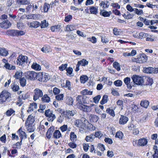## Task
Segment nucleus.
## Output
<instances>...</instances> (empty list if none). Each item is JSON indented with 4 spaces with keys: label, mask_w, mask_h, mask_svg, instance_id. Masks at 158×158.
I'll use <instances>...</instances> for the list:
<instances>
[{
    "label": "nucleus",
    "mask_w": 158,
    "mask_h": 158,
    "mask_svg": "<svg viewBox=\"0 0 158 158\" xmlns=\"http://www.w3.org/2000/svg\"><path fill=\"white\" fill-rule=\"evenodd\" d=\"M35 121V116L32 114L29 115L27 118L25 123L26 129L29 132L34 131L35 129L34 124Z\"/></svg>",
    "instance_id": "obj_1"
},
{
    "label": "nucleus",
    "mask_w": 158,
    "mask_h": 158,
    "mask_svg": "<svg viewBox=\"0 0 158 158\" xmlns=\"http://www.w3.org/2000/svg\"><path fill=\"white\" fill-rule=\"evenodd\" d=\"M88 121L85 118H83L82 120L77 119L75 121L74 124L76 126L79 128L80 131H83L86 128V124Z\"/></svg>",
    "instance_id": "obj_2"
},
{
    "label": "nucleus",
    "mask_w": 158,
    "mask_h": 158,
    "mask_svg": "<svg viewBox=\"0 0 158 158\" xmlns=\"http://www.w3.org/2000/svg\"><path fill=\"white\" fill-rule=\"evenodd\" d=\"M27 57L21 55L19 56L16 60L17 65L23 67L27 64Z\"/></svg>",
    "instance_id": "obj_3"
},
{
    "label": "nucleus",
    "mask_w": 158,
    "mask_h": 158,
    "mask_svg": "<svg viewBox=\"0 0 158 158\" xmlns=\"http://www.w3.org/2000/svg\"><path fill=\"white\" fill-rule=\"evenodd\" d=\"M131 108L132 112L134 113L141 114L143 112V108L139 106L138 104L136 105L134 103V102L131 104Z\"/></svg>",
    "instance_id": "obj_4"
},
{
    "label": "nucleus",
    "mask_w": 158,
    "mask_h": 158,
    "mask_svg": "<svg viewBox=\"0 0 158 158\" xmlns=\"http://www.w3.org/2000/svg\"><path fill=\"white\" fill-rule=\"evenodd\" d=\"M38 73L34 71H27L25 73V77L31 80H37Z\"/></svg>",
    "instance_id": "obj_5"
},
{
    "label": "nucleus",
    "mask_w": 158,
    "mask_h": 158,
    "mask_svg": "<svg viewBox=\"0 0 158 158\" xmlns=\"http://www.w3.org/2000/svg\"><path fill=\"white\" fill-rule=\"evenodd\" d=\"M44 115L47 117V119L49 122H52L56 118L55 115L53 114L52 111L49 109L45 111Z\"/></svg>",
    "instance_id": "obj_6"
},
{
    "label": "nucleus",
    "mask_w": 158,
    "mask_h": 158,
    "mask_svg": "<svg viewBox=\"0 0 158 158\" xmlns=\"http://www.w3.org/2000/svg\"><path fill=\"white\" fill-rule=\"evenodd\" d=\"M132 79L134 83L136 85H142L144 82L143 77L138 75H134L132 77Z\"/></svg>",
    "instance_id": "obj_7"
},
{
    "label": "nucleus",
    "mask_w": 158,
    "mask_h": 158,
    "mask_svg": "<svg viewBox=\"0 0 158 158\" xmlns=\"http://www.w3.org/2000/svg\"><path fill=\"white\" fill-rule=\"evenodd\" d=\"M94 104H90V106H87L82 104H81L78 106V108L81 110L85 112H89L91 111V107L94 106Z\"/></svg>",
    "instance_id": "obj_8"
},
{
    "label": "nucleus",
    "mask_w": 158,
    "mask_h": 158,
    "mask_svg": "<svg viewBox=\"0 0 158 158\" xmlns=\"http://www.w3.org/2000/svg\"><path fill=\"white\" fill-rule=\"evenodd\" d=\"M34 94L33 99H39L43 96V93L42 90L38 88L35 89L34 91Z\"/></svg>",
    "instance_id": "obj_9"
},
{
    "label": "nucleus",
    "mask_w": 158,
    "mask_h": 158,
    "mask_svg": "<svg viewBox=\"0 0 158 158\" xmlns=\"http://www.w3.org/2000/svg\"><path fill=\"white\" fill-rule=\"evenodd\" d=\"M129 120V118L126 116L121 115L119 118V123L120 125H123L127 123Z\"/></svg>",
    "instance_id": "obj_10"
},
{
    "label": "nucleus",
    "mask_w": 158,
    "mask_h": 158,
    "mask_svg": "<svg viewBox=\"0 0 158 158\" xmlns=\"http://www.w3.org/2000/svg\"><path fill=\"white\" fill-rule=\"evenodd\" d=\"M147 56L145 55H141L135 59V61L137 63H143L146 62L147 60Z\"/></svg>",
    "instance_id": "obj_11"
},
{
    "label": "nucleus",
    "mask_w": 158,
    "mask_h": 158,
    "mask_svg": "<svg viewBox=\"0 0 158 158\" xmlns=\"http://www.w3.org/2000/svg\"><path fill=\"white\" fill-rule=\"evenodd\" d=\"M11 25V23L7 19L0 23V27L4 29H6L9 28Z\"/></svg>",
    "instance_id": "obj_12"
},
{
    "label": "nucleus",
    "mask_w": 158,
    "mask_h": 158,
    "mask_svg": "<svg viewBox=\"0 0 158 158\" xmlns=\"http://www.w3.org/2000/svg\"><path fill=\"white\" fill-rule=\"evenodd\" d=\"M54 130V127L53 126H51L48 129L46 133V137L48 139H50Z\"/></svg>",
    "instance_id": "obj_13"
},
{
    "label": "nucleus",
    "mask_w": 158,
    "mask_h": 158,
    "mask_svg": "<svg viewBox=\"0 0 158 158\" xmlns=\"http://www.w3.org/2000/svg\"><path fill=\"white\" fill-rule=\"evenodd\" d=\"M17 133L19 135L21 140L22 141L23 138L26 139L27 138V135L26 133L22 130V127H20L17 131Z\"/></svg>",
    "instance_id": "obj_14"
},
{
    "label": "nucleus",
    "mask_w": 158,
    "mask_h": 158,
    "mask_svg": "<svg viewBox=\"0 0 158 158\" xmlns=\"http://www.w3.org/2000/svg\"><path fill=\"white\" fill-rule=\"evenodd\" d=\"M74 114L72 111L66 110L63 111L61 113V115L64 116L65 118H69L71 116L74 115Z\"/></svg>",
    "instance_id": "obj_15"
},
{
    "label": "nucleus",
    "mask_w": 158,
    "mask_h": 158,
    "mask_svg": "<svg viewBox=\"0 0 158 158\" xmlns=\"http://www.w3.org/2000/svg\"><path fill=\"white\" fill-rule=\"evenodd\" d=\"M11 94L9 92L6 90L2 91L0 94V98H4L5 99H8L11 98Z\"/></svg>",
    "instance_id": "obj_16"
},
{
    "label": "nucleus",
    "mask_w": 158,
    "mask_h": 158,
    "mask_svg": "<svg viewBox=\"0 0 158 158\" xmlns=\"http://www.w3.org/2000/svg\"><path fill=\"white\" fill-rule=\"evenodd\" d=\"M138 140L139 146H144L147 144L148 142L147 139L144 138H140Z\"/></svg>",
    "instance_id": "obj_17"
},
{
    "label": "nucleus",
    "mask_w": 158,
    "mask_h": 158,
    "mask_svg": "<svg viewBox=\"0 0 158 158\" xmlns=\"http://www.w3.org/2000/svg\"><path fill=\"white\" fill-rule=\"evenodd\" d=\"M27 25L30 27L37 28L40 26V24L38 22L35 21L28 23Z\"/></svg>",
    "instance_id": "obj_18"
},
{
    "label": "nucleus",
    "mask_w": 158,
    "mask_h": 158,
    "mask_svg": "<svg viewBox=\"0 0 158 158\" xmlns=\"http://www.w3.org/2000/svg\"><path fill=\"white\" fill-rule=\"evenodd\" d=\"M17 4L19 5H27L29 4L30 2V0H15Z\"/></svg>",
    "instance_id": "obj_19"
},
{
    "label": "nucleus",
    "mask_w": 158,
    "mask_h": 158,
    "mask_svg": "<svg viewBox=\"0 0 158 158\" xmlns=\"http://www.w3.org/2000/svg\"><path fill=\"white\" fill-rule=\"evenodd\" d=\"M95 137L94 136V134H91L89 135H87L85 138V140L88 142H92L94 141Z\"/></svg>",
    "instance_id": "obj_20"
},
{
    "label": "nucleus",
    "mask_w": 158,
    "mask_h": 158,
    "mask_svg": "<svg viewBox=\"0 0 158 158\" xmlns=\"http://www.w3.org/2000/svg\"><path fill=\"white\" fill-rule=\"evenodd\" d=\"M143 72L145 73L148 74L155 73L154 68L151 67H145L143 69Z\"/></svg>",
    "instance_id": "obj_21"
},
{
    "label": "nucleus",
    "mask_w": 158,
    "mask_h": 158,
    "mask_svg": "<svg viewBox=\"0 0 158 158\" xmlns=\"http://www.w3.org/2000/svg\"><path fill=\"white\" fill-rule=\"evenodd\" d=\"M91 14L96 15L98 12V9L97 6H92L89 8Z\"/></svg>",
    "instance_id": "obj_22"
},
{
    "label": "nucleus",
    "mask_w": 158,
    "mask_h": 158,
    "mask_svg": "<svg viewBox=\"0 0 158 158\" xmlns=\"http://www.w3.org/2000/svg\"><path fill=\"white\" fill-rule=\"evenodd\" d=\"M99 118L96 115L90 114L89 116V120L91 123L96 122L98 120Z\"/></svg>",
    "instance_id": "obj_23"
},
{
    "label": "nucleus",
    "mask_w": 158,
    "mask_h": 158,
    "mask_svg": "<svg viewBox=\"0 0 158 158\" xmlns=\"http://www.w3.org/2000/svg\"><path fill=\"white\" fill-rule=\"evenodd\" d=\"M125 83L128 89H130L131 88L132 86L130 83L131 79L130 78L127 77L125 78L123 80Z\"/></svg>",
    "instance_id": "obj_24"
},
{
    "label": "nucleus",
    "mask_w": 158,
    "mask_h": 158,
    "mask_svg": "<svg viewBox=\"0 0 158 158\" xmlns=\"http://www.w3.org/2000/svg\"><path fill=\"white\" fill-rule=\"evenodd\" d=\"M37 108V104L35 102H32L30 103V106L29 107V109L27 110V112H29V111H33L35 109Z\"/></svg>",
    "instance_id": "obj_25"
},
{
    "label": "nucleus",
    "mask_w": 158,
    "mask_h": 158,
    "mask_svg": "<svg viewBox=\"0 0 158 158\" xmlns=\"http://www.w3.org/2000/svg\"><path fill=\"white\" fill-rule=\"evenodd\" d=\"M111 14V12L110 11L108 12L104 10H101L100 13V15L104 17H109Z\"/></svg>",
    "instance_id": "obj_26"
},
{
    "label": "nucleus",
    "mask_w": 158,
    "mask_h": 158,
    "mask_svg": "<svg viewBox=\"0 0 158 158\" xmlns=\"http://www.w3.org/2000/svg\"><path fill=\"white\" fill-rule=\"evenodd\" d=\"M53 137L56 139H58L61 136V134L59 130H56L53 134Z\"/></svg>",
    "instance_id": "obj_27"
},
{
    "label": "nucleus",
    "mask_w": 158,
    "mask_h": 158,
    "mask_svg": "<svg viewBox=\"0 0 158 158\" xmlns=\"http://www.w3.org/2000/svg\"><path fill=\"white\" fill-rule=\"evenodd\" d=\"M31 68L36 71H40L41 69L40 66L36 62H34L31 66Z\"/></svg>",
    "instance_id": "obj_28"
},
{
    "label": "nucleus",
    "mask_w": 158,
    "mask_h": 158,
    "mask_svg": "<svg viewBox=\"0 0 158 158\" xmlns=\"http://www.w3.org/2000/svg\"><path fill=\"white\" fill-rule=\"evenodd\" d=\"M149 104V102L147 100H145L141 101L140 103V105L144 108H147L148 107Z\"/></svg>",
    "instance_id": "obj_29"
},
{
    "label": "nucleus",
    "mask_w": 158,
    "mask_h": 158,
    "mask_svg": "<svg viewBox=\"0 0 158 158\" xmlns=\"http://www.w3.org/2000/svg\"><path fill=\"white\" fill-rule=\"evenodd\" d=\"M77 136L74 132L72 131L70 133V139L72 142H75L77 140Z\"/></svg>",
    "instance_id": "obj_30"
},
{
    "label": "nucleus",
    "mask_w": 158,
    "mask_h": 158,
    "mask_svg": "<svg viewBox=\"0 0 158 158\" xmlns=\"http://www.w3.org/2000/svg\"><path fill=\"white\" fill-rule=\"evenodd\" d=\"M44 73H38L37 76V80L39 81H40L44 82Z\"/></svg>",
    "instance_id": "obj_31"
},
{
    "label": "nucleus",
    "mask_w": 158,
    "mask_h": 158,
    "mask_svg": "<svg viewBox=\"0 0 158 158\" xmlns=\"http://www.w3.org/2000/svg\"><path fill=\"white\" fill-rule=\"evenodd\" d=\"M15 111L12 108H10L7 110L6 112V114L7 116H10L12 114H15Z\"/></svg>",
    "instance_id": "obj_32"
},
{
    "label": "nucleus",
    "mask_w": 158,
    "mask_h": 158,
    "mask_svg": "<svg viewBox=\"0 0 158 158\" xmlns=\"http://www.w3.org/2000/svg\"><path fill=\"white\" fill-rule=\"evenodd\" d=\"M8 54V51L4 48H0V55L3 56H6Z\"/></svg>",
    "instance_id": "obj_33"
},
{
    "label": "nucleus",
    "mask_w": 158,
    "mask_h": 158,
    "mask_svg": "<svg viewBox=\"0 0 158 158\" xmlns=\"http://www.w3.org/2000/svg\"><path fill=\"white\" fill-rule=\"evenodd\" d=\"M86 127L87 129L91 131H94L95 130V127L92 124L89 123L88 121V123L86 124Z\"/></svg>",
    "instance_id": "obj_34"
},
{
    "label": "nucleus",
    "mask_w": 158,
    "mask_h": 158,
    "mask_svg": "<svg viewBox=\"0 0 158 158\" xmlns=\"http://www.w3.org/2000/svg\"><path fill=\"white\" fill-rule=\"evenodd\" d=\"M88 77L85 75H83L81 76L80 77V82L81 83H85L88 81Z\"/></svg>",
    "instance_id": "obj_35"
},
{
    "label": "nucleus",
    "mask_w": 158,
    "mask_h": 158,
    "mask_svg": "<svg viewBox=\"0 0 158 158\" xmlns=\"http://www.w3.org/2000/svg\"><path fill=\"white\" fill-rule=\"evenodd\" d=\"M18 30H10L8 31V34L11 36H18Z\"/></svg>",
    "instance_id": "obj_36"
},
{
    "label": "nucleus",
    "mask_w": 158,
    "mask_h": 158,
    "mask_svg": "<svg viewBox=\"0 0 158 158\" xmlns=\"http://www.w3.org/2000/svg\"><path fill=\"white\" fill-rule=\"evenodd\" d=\"M106 112L109 114L111 116L114 117L115 116L114 111L113 109H111L110 108H108L106 110Z\"/></svg>",
    "instance_id": "obj_37"
},
{
    "label": "nucleus",
    "mask_w": 158,
    "mask_h": 158,
    "mask_svg": "<svg viewBox=\"0 0 158 158\" xmlns=\"http://www.w3.org/2000/svg\"><path fill=\"white\" fill-rule=\"evenodd\" d=\"M113 66L118 71H119L121 70V68L119 64L117 62H114L113 64Z\"/></svg>",
    "instance_id": "obj_38"
},
{
    "label": "nucleus",
    "mask_w": 158,
    "mask_h": 158,
    "mask_svg": "<svg viewBox=\"0 0 158 158\" xmlns=\"http://www.w3.org/2000/svg\"><path fill=\"white\" fill-rule=\"evenodd\" d=\"M60 29V25H57L52 26L51 27V30L52 31H56Z\"/></svg>",
    "instance_id": "obj_39"
},
{
    "label": "nucleus",
    "mask_w": 158,
    "mask_h": 158,
    "mask_svg": "<svg viewBox=\"0 0 158 158\" xmlns=\"http://www.w3.org/2000/svg\"><path fill=\"white\" fill-rule=\"evenodd\" d=\"M50 5L46 2L44 3L43 6V10L44 12H48L49 9L50 8Z\"/></svg>",
    "instance_id": "obj_40"
},
{
    "label": "nucleus",
    "mask_w": 158,
    "mask_h": 158,
    "mask_svg": "<svg viewBox=\"0 0 158 158\" xmlns=\"http://www.w3.org/2000/svg\"><path fill=\"white\" fill-rule=\"evenodd\" d=\"M22 76V72L19 71H17L15 73L14 77L16 79H20Z\"/></svg>",
    "instance_id": "obj_41"
},
{
    "label": "nucleus",
    "mask_w": 158,
    "mask_h": 158,
    "mask_svg": "<svg viewBox=\"0 0 158 158\" xmlns=\"http://www.w3.org/2000/svg\"><path fill=\"white\" fill-rule=\"evenodd\" d=\"M7 152H8V155L11 157H14L15 156H13V155L18 153V151L16 149H13L11 150V154H10V152L9 150H7Z\"/></svg>",
    "instance_id": "obj_42"
},
{
    "label": "nucleus",
    "mask_w": 158,
    "mask_h": 158,
    "mask_svg": "<svg viewBox=\"0 0 158 158\" xmlns=\"http://www.w3.org/2000/svg\"><path fill=\"white\" fill-rule=\"evenodd\" d=\"M4 67H5L6 69L9 70H14L15 69V66L11 65V67L10 65L8 63L5 64Z\"/></svg>",
    "instance_id": "obj_43"
},
{
    "label": "nucleus",
    "mask_w": 158,
    "mask_h": 158,
    "mask_svg": "<svg viewBox=\"0 0 158 158\" xmlns=\"http://www.w3.org/2000/svg\"><path fill=\"white\" fill-rule=\"evenodd\" d=\"M88 62L85 59H82L78 62V64L83 66H85L88 64Z\"/></svg>",
    "instance_id": "obj_44"
},
{
    "label": "nucleus",
    "mask_w": 158,
    "mask_h": 158,
    "mask_svg": "<svg viewBox=\"0 0 158 158\" xmlns=\"http://www.w3.org/2000/svg\"><path fill=\"white\" fill-rule=\"evenodd\" d=\"M38 15L36 14H31L27 16L28 19H36L38 18Z\"/></svg>",
    "instance_id": "obj_45"
},
{
    "label": "nucleus",
    "mask_w": 158,
    "mask_h": 158,
    "mask_svg": "<svg viewBox=\"0 0 158 158\" xmlns=\"http://www.w3.org/2000/svg\"><path fill=\"white\" fill-rule=\"evenodd\" d=\"M102 136V134L101 131H97L95 132L94 136L95 138H97L100 139Z\"/></svg>",
    "instance_id": "obj_46"
},
{
    "label": "nucleus",
    "mask_w": 158,
    "mask_h": 158,
    "mask_svg": "<svg viewBox=\"0 0 158 158\" xmlns=\"http://www.w3.org/2000/svg\"><path fill=\"white\" fill-rule=\"evenodd\" d=\"M123 134L122 132L120 131L117 132L116 134L115 137L118 138L120 139H122Z\"/></svg>",
    "instance_id": "obj_47"
},
{
    "label": "nucleus",
    "mask_w": 158,
    "mask_h": 158,
    "mask_svg": "<svg viewBox=\"0 0 158 158\" xmlns=\"http://www.w3.org/2000/svg\"><path fill=\"white\" fill-rule=\"evenodd\" d=\"M66 71H67V75L70 77L73 76V75H72L73 69L72 68H68V69H66Z\"/></svg>",
    "instance_id": "obj_48"
},
{
    "label": "nucleus",
    "mask_w": 158,
    "mask_h": 158,
    "mask_svg": "<svg viewBox=\"0 0 158 158\" xmlns=\"http://www.w3.org/2000/svg\"><path fill=\"white\" fill-rule=\"evenodd\" d=\"M123 82L119 80H118L115 81L114 82V84L116 86L120 87L122 85Z\"/></svg>",
    "instance_id": "obj_49"
},
{
    "label": "nucleus",
    "mask_w": 158,
    "mask_h": 158,
    "mask_svg": "<svg viewBox=\"0 0 158 158\" xmlns=\"http://www.w3.org/2000/svg\"><path fill=\"white\" fill-rule=\"evenodd\" d=\"M39 131H40V134H44L45 131V128L44 125L40 124L39 129Z\"/></svg>",
    "instance_id": "obj_50"
},
{
    "label": "nucleus",
    "mask_w": 158,
    "mask_h": 158,
    "mask_svg": "<svg viewBox=\"0 0 158 158\" xmlns=\"http://www.w3.org/2000/svg\"><path fill=\"white\" fill-rule=\"evenodd\" d=\"M148 36V34L144 32H140L139 33V38L140 39H142L144 38H146Z\"/></svg>",
    "instance_id": "obj_51"
},
{
    "label": "nucleus",
    "mask_w": 158,
    "mask_h": 158,
    "mask_svg": "<svg viewBox=\"0 0 158 158\" xmlns=\"http://www.w3.org/2000/svg\"><path fill=\"white\" fill-rule=\"evenodd\" d=\"M20 85L23 87L26 85V80L24 77L21 78L20 80Z\"/></svg>",
    "instance_id": "obj_52"
},
{
    "label": "nucleus",
    "mask_w": 158,
    "mask_h": 158,
    "mask_svg": "<svg viewBox=\"0 0 158 158\" xmlns=\"http://www.w3.org/2000/svg\"><path fill=\"white\" fill-rule=\"evenodd\" d=\"M75 27L72 25H68L67 26L66 29L67 31H71L74 30L75 29Z\"/></svg>",
    "instance_id": "obj_53"
},
{
    "label": "nucleus",
    "mask_w": 158,
    "mask_h": 158,
    "mask_svg": "<svg viewBox=\"0 0 158 158\" xmlns=\"http://www.w3.org/2000/svg\"><path fill=\"white\" fill-rule=\"evenodd\" d=\"M97 148L100 150L102 152H103L105 150L104 145L100 143L98 144Z\"/></svg>",
    "instance_id": "obj_54"
},
{
    "label": "nucleus",
    "mask_w": 158,
    "mask_h": 158,
    "mask_svg": "<svg viewBox=\"0 0 158 158\" xmlns=\"http://www.w3.org/2000/svg\"><path fill=\"white\" fill-rule=\"evenodd\" d=\"M40 26L41 28L46 27L48 26V23H47L46 20H44L41 22V24Z\"/></svg>",
    "instance_id": "obj_55"
},
{
    "label": "nucleus",
    "mask_w": 158,
    "mask_h": 158,
    "mask_svg": "<svg viewBox=\"0 0 158 158\" xmlns=\"http://www.w3.org/2000/svg\"><path fill=\"white\" fill-rule=\"evenodd\" d=\"M83 148L85 152H87L89 149V144L88 143H84L83 144Z\"/></svg>",
    "instance_id": "obj_56"
},
{
    "label": "nucleus",
    "mask_w": 158,
    "mask_h": 158,
    "mask_svg": "<svg viewBox=\"0 0 158 158\" xmlns=\"http://www.w3.org/2000/svg\"><path fill=\"white\" fill-rule=\"evenodd\" d=\"M134 11H135V13L139 15H141L143 13L142 10H139L137 8H135Z\"/></svg>",
    "instance_id": "obj_57"
},
{
    "label": "nucleus",
    "mask_w": 158,
    "mask_h": 158,
    "mask_svg": "<svg viewBox=\"0 0 158 158\" xmlns=\"http://www.w3.org/2000/svg\"><path fill=\"white\" fill-rule=\"evenodd\" d=\"M74 142L71 141L68 144V146L71 148L73 149L76 148L77 147V145Z\"/></svg>",
    "instance_id": "obj_58"
},
{
    "label": "nucleus",
    "mask_w": 158,
    "mask_h": 158,
    "mask_svg": "<svg viewBox=\"0 0 158 158\" xmlns=\"http://www.w3.org/2000/svg\"><path fill=\"white\" fill-rule=\"evenodd\" d=\"M88 41H91L93 43H95L97 42L96 38L94 36H92L91 38H88Z\"/></svg>",
    "instance_id": "obj_59"
},
{
    "label": "nucleus",
    "mask_w": 158,
    "mask_h": 158,
    "mask_svg": "<svg viewBox=\"0 0 158 158\" xmlns=\"http://www.w3.org/2000/svg\"><path fill=\"white\" fill-rule=\"evenodd\" d=\"M89 147V150L90 152L94 153H96V150H95V148L94 147V144H91Z\"/></svg>",
    "instance_id": "obj_60"
},
{
    "label": "nucleus",
    "mask_w": 158,
    "mask_h": 158,
    "mask_svg": "<svg viewBox=\"0 0 158 158\" xmlns=\"http://www.w3.org/2000/svg\"><path fill=\"white\" fill-rule=\"evenodd\" d=\"M67 66V64H62L59 67V69L60 70L63 71L66 69Z\"/></svg>",
    "instance_id": "obj_61"
},
{
    "label": "nucleus",
    "mask_w": 158,
    "mask_h": 158,
    "mask_svg": "<svg viewBox=\"0 0 158 158\" xmlns=\"http://www.w3.org/2000/svg\"><path fill=\"white\" fill-rule=\"evenodd\" d=\"M11 88L14 91H17L19 90V86L16 85L14 84L11 87Z\"/></svg>",
    "instance_id": "obj_62"
},
{
    "label": "nucleus",
    "mask_w": 158,
    "mask_h": 158,
    "mask_svg": "<svg viewBox=\"0 0 158 158\" xmlns=\"http://www.w3.org/2000/svg\"><path fill=\"white\" fill-rule=\"evenodd\" d=\"M67 126L66 125H64L60 127V129L62 132L66 131L67 130Z\"/></svg>",
    "instance_id": "obj_63"
},
{
    "label": "nucleus",
    "mask_w": 158,
    "mask_h": 158,
    "mask_svg": "<svg viewBox=\"0 0 158 158\" xmlns=\"http://www.w3.org/2000/svg\"><path fill=\"white\" fill-rule=\"evenodd\" d=\"M0 140L3 143H6V136L5 134L3 135L1 137H0Z\"/></svg>",
    "instance_id": "obj_64"
}]
</instances>
